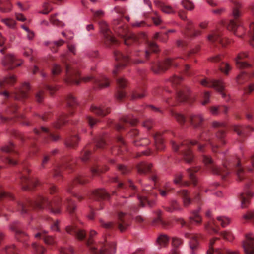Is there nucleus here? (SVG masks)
<instances>
[{
  "label": "nucleus",
  "instance_id": "f257e3e1",
  "mask_svg": "<svg viewBox=\"0 0 254 254\" xmlns=\"http://www.w3.org/2000/svg\"><path fill=\"white\" fill-rule=\"evenodd\" d=\"M212 126L217 129L215 135L216 138L212 137L209 130H205L199 136L198 141H184L180 144L172 141V148L175 151L179 150L181 152L185 162L191 163L194 161V157L191 150V146L196 145L199 152L201 154V159L207 168L213 173L220 175L223 179H225L230 173V169H233L235 170L239 179L242 180L245 176L246 172L241 167L240 161L234 163L228 162L227 159H226V161H223V168H220L215 164L210 156L205 154L206 150V144L210 145L213 152H216L219 147L215 142L216 139L219 140L223 144L226 143L224 140L226 135L225 125L224 123L214 121L212 123Z\"/></svg>",
  "mask_w": 254,
  "mask_h": 254
},
{
  "label": "nucleus",
  "instance_id": "f03ea898",
  "mask_svg": "<svg viewBox=\"0 0 254 254\" xmlns=\"http://www.w3.org/2000/svg\"><path fill=\"white\" fill-rule=\"evenodd\" d=\"M114 24L116 25L114 27L115 31L123 39L126 45L131 44L137 45L142 42H144L148 47V49L145 52L140 51L136 52L135 56L138 57L139 59L131 58L130 60L132 61L133 63L135 64L142 63L144 62V59L148 58L151 52L156 53L158 51V46L155 42L148 41L145 34L141 33L136 35L130 33L127 27L123 25L120 20L115 21Z\"/></svg>",
  "mask_w": 254,
  "mask_h": 254
},
{
  "label": "nucleus",
  "instance_id": "7ed1b4c3",
  "mask_svg": "<svg viewBox=\"0 0 254 254\" xmlns=\"http://www.w3.org/2000/svg\"><path fill=\"white\" fill-rule=\"evenodd\" d=\"M62 204L61 199L56 198L52 202L44 196L39 195L34 200L26 199L24 201H18L16 202V210L21 214H29L32 209L41 210L47 208L54 214L60 213Z\"/></svg>",
  "mask_w": 254,
  "mask_h": 254
},
{
  "label": "nucleus",
  "instance_id": "20e7f679",
  "mask_svg": "<svg viewBox=\"0 0 254 254\" xmlns=\"http://www.w3.org/2000/svg\"><path fill=\"white\" fill-rule=\"evenodd\" d=\"M61 60L65 66L66 77L64 78V81L66 83L78 85L80 81L82 80L85 82L92 81L99 88H103L109 86V79L105 76L101 75L98 78H94L92 76L81 77L78 71L71 67L67 62L65 55L62 56Z\"/></svg>",
  "mask_w": 254,
  "mask_h": 254
},
{
  "label": "nucleus",
  "instance_id": "39448f33",
  "mask_svg": "<svg viewBox=\"0 0 254 254\" xmlns=\"http://www.w3.org/2000/svg\"><path fill=\"white\" fill-rule=\"evenodd\" d=\"M93 14L94 21L97 22L102 34V42L107 47L111 45H117L119 44L118 41L113 36L112 33L109 29L107 24L100 18L104 16V12L102 10L94 11L91 9Z\"/></svg>",
  "mask_w": 254,
  "mask_h": 254
},
{
  "label": "nucleus",
  "instance_id": "423d86ee",
  "mask_svg": "<svg viewBox=\"0 0 254 254\" xmlns=\"http://www.w3.org/2000/svg\"><path fill=\"white\" fill-rule=\"evenodd\" d=\"M68 118V115L67 114L63 113L58 117L57 121L53 124L51 128L41 126L39 128L34 129V133L37 136L56 141L59 139L60 137L55 133L53 129H60L67 121Z\"/></svg>",
  "mask_w": 254,
  "mask_h": 254
},
{
  "label": "nucleus",
  "instance_id": "0eeeda50",
  "mask_svg": "<svg viewBox=\"0 0 254 254\" xmlns=\"http://www.w3.org/2000/svg\"><path fill=\"white\" fill-rule=\"evenodd\" d=\"M97 234L95 231H90L89 238L86 241V245L89 247L92 254H115L116 250V244L114 242L108 241L105 237L103 241L100 242L97 246L93 245V237Z\"/></svg>",
  "mask_w": 254,
  "mask_h": 254
},
{
  "label": "nucleus",
  "instance_id": "6e6552de",
  "mask_svg": "<svg viewBox=\"0 0 254 254\" xmlns=\"http://www.w3.org/2000/svg\"><path fill=\"white\" fill-rule=\"evenodd\" d=\"M137 171L140 174H146L147 173H151V179L154 182L155 185L156 187L157 182L158 181V176L153 173L152 169V164L146 162H141L137 166ZM174 189L170 186L169 183H166L162 185L160 187H158V190L160 194L162 197H166L168 194Z\"/></svg>",
  "mask_w": 254,
  "mask_h": 254
},
{
  "label": "nucleus",
  "instance_id": "1a4fd4ad",
  "mask_svg": "<svg viewBox=\"0 0 254 254\" xmlns=\"http://www.w3.org/2000/svg\"><path fill=\"white\" fill-rule=\"evenodd\" d=\"M233 3L231 18L229 20L227 27L229 30L232 31L235 33L236 29L242 25V12L240 10L241 4L238 0H231Z\"/></svg>",
  "mask_w": 254,
  "mask_h": 254
},
{
  "label": "nucleus",
  "instance_id": "9d476101",
  "mask_svg": "<svg viewBox=\"0 0 254 254\" xmlns=\"http://www.w3.org/2000/svg\"><path fill=\"white\" fill-rule=\"evenodd\" d=\"M3 155L1 156V160L9 165L17 164V158L18 153L16 147L12 142H9L1 148Z\"/></svg>",
  "mask_w": 254,
  "mask_h": 254
},
{
  "label": "nucleus",
  "instance_id": "9b49d317",
  "mask_svg": "<svg viewBox=\"0 0 254 254\" xmlns=\"http://www.w3.org/2000/svg\"><path fill=\"white\" fill-rule=\"evenodd\" d=\"M186 14V12L183 10H179L178 11L179 17L181 19L187 21L186 27L185 29L182 31V33L184 37L188 39H191L200 35L201 34V31L195 30L194 28L192 22L187 18Z\"/></svg>",
  "mask_w": 254,
  "mask_h": 254
},
{
  "label": "nucleus",
  "instance_id": "f8f14e48",
  "mask_svg": "<svg viewBox=\"0 0 254 254\" xmlns=\"http://www.w3.org/2000/svg\"><path fill=\"white\" fill-rule=\"evenodd\" d=\"M143 195L142 196L139 194H137V198L140 205L142 206H148L152 207L155 202L154 198L157 195L156 192H154L153 190L150 189L149 186H146L143 189Z\"/></svg>",
  "mask_w": 254,
  "mask_h": 254
},
{
  "label": "nucleus",
  "instance_id": "ddd939ff",
  "mask_svg": "<svg viewBox=\"0 0 254 254\" xmlns=\"http://www.w3.org/2000/svg\"><path fill=\"white\" fill-rule=\"evenodd\" d=\"M216 220L213 218H211L207 224H205V228L208 231H211L213 233H218L219 231V227L217 224V221L220 223L222 227H225L228 225L230 222V219L224 216H218Z\"/></svg>",
  "mask_w": 254,
  "mask_h": 254
},
{
  "label": "nucleus",
  "instance_id": "4468645a",
  "mask_svg": "<svg viewBox=\"0 0 254 254\" xmlns=\"http://www.w3.org/2000/svg\"><path fill=\"white\" fill-rule=\"evenodd\" d=\"M200 83L202 85L215 88L216 90L220 93L222 97L227 101L230 99L229 97L227 96L226 93L224 92L225 84L221 80H209L206 79L201 80Z\"/></svg>",
  "mask_w": 254,
  "mask_h": 254
},
{
  "label": "nucleus",
  "instance_id": "2eb2a0df",
  "mask_svg": "<svg viewBox=\"0 0 254 254\" xmlns=\"http://www.w3.org/2000/svg\"><path fill=\"white\" fill-rule=\"evenodd\" d=\"M207 40L214 46L220 45L224 47L229 42L228 40L223 36L221 31L219 30L211 31L207 36Z\"/></svg>",
  "mask_w": 254,
  "mask_h": 254
},
{
  "label": "nucleus",
  "instance_id": "dca6fc26",
  "mask_svg": "<svg viewBox=\"0 0 254 254\" xmlns=\"http://www.w3.org/2000/svg\"><path fill=\"white\" fill-rule=\"evenodd\" d=\"M29 172V170L28 168H25L21 176L22 189L24 190H32L36 186L40 185V182L37 179L31 178L26 175Z\"/></svg>",
  "mask_w": 254,
  "mask_h": 254
},
{
  "label": "nucleus",
  "instance_id": "f3484780",
  "mask_svg": "<svg viewBox=\"0 0 254 254\" xmlns=\"http://www.w3.org/2000/svg\"><path fill=\"white\" fill-rule=\"evenodd\" d=\"M76 163L75 160H71L70 159L67 158L61 163L57 164L55 166L53 171V176L56 178L62 177V171L64 169H69L72 170Z\"/></svg>",
  "mask_w": 254,
  "mask_h": 254
},
{
  "label": "nucleus",
  "instance_id": "a211bd4d",
  "mask_svg": "<svg viewBox=\"0 0 254 254\" xmlns=\"http://www.w3.org/2000/svg\"><path fill=\"white\" fill-rule=\"evenodd\" d=\"M2 64L6 69L12 70L20 66L22 62L19 61L14 55L8 53L2 59Z\"/></svg>",
  "mask_w": 254,
  "mask_h": 254
},
{
  "label": "nucleus",
  "instance_id": "6ab92c4d",
  "mask_svg": "<svg viewBox=\"0 0 254 254\" xmlns=\"http://www.w3.org/2000/svg\"><path fill=\"white\" fill-rule=\"evenodd\" d=\"M114 55L117 62L115 69L113 71V74L114 76H116L120 69L125 66L128 64L130 61V59L128 56L124 55L118 51H115L114 52Z\"/></svg>",
  "mask_w": 254,
  "mask_h": 254
},
{
  "label": "nucleus",
  "instance_id": "aec40b11",
  "mask_svg": "<svg viewBox=\"0 0 254 254\" xmlns=\"http://www.w3.org/2000/svg\"><path fill=\"white\" fill-rule=\"evenodd\" d=\"M249 59V56L247 52H241L239 53L234 59L236 67L240 69L252 67V64L247 60Z\"/></svg>",
  "mask_w": 254,
  "mask_h": 254
},
{
  "label": "nucleus",
  "instance_id": "412c9836",
  "mask_svg": "<svg viewBox=\"0 0 254 254\" xmlns=\"http://www.w3.org/2000/svg\"><path fill=\"white\" fill-rule=\"evenodd\" d=\"M118 188L120 191L127 193L125 197H127V196H131L137 192L136 187L130 180H128L126 184L122 182L118 183Z\"/></svg>",
  "mask_w": 254,
  "mask_h": 254
},
{
  "label": "nucleus",
  "instance_id": "4be33fe9",
  "mask_svg": "<svg viewBox=\"0 0 254 254\" xmlns=\"http://www.w3.org/2000/svg\"><path fill=\"white\" fill-rule=\"evenodd\" d=\"M177 98L180 102H192L193 99L190 96L189 88L185 85H181L177 89Z\"/></svg>",
  "mask_w": 254,
  "mask_h": 254
},
{
  "label": "nucleus",
  "instance_id": "5701e85b",
  "mask_svg": "<svg viewBox=\"0 0 254 254\" xmlns=\"http://www.w3.org/2000/svg\"><path fill=\"white\" fill-rule=\"evenodd\" d=\"M176 221L180 223L182 227H186L189 229L191 228V225L193 222L199 224L201 222V218L199 215L198 211L196 210L193 212L192 215L189 218L188 222H186L182 218H177Z\"/></svg>",
  "mask_w": 254,
  "mask_h": 254
},
{
  "label": "nucleus",
  "instance_id": "b1692460",
  "mask_svg": "<svg viewBox=\"0 0 254 254\" xmlns=\"http://www.w3.org/2000/svg\"><path fill=\"white\" fill-rule=\"evenodd\" d=\"M137 123L136 119L132 118L130 116H125L121 119L120 123L115 125V127L118 131H120L126 129L127 127L130 126H135Z\"/></svg>",
  "mask_w": 254,
  "mask_h": 254
},
{
  "label": "nucleus",
  "instance_id": "393cba45",
  "mask_svg": "<svg viewBox=\"0 0 254 254\" xmlns=\"http://www.w3.org/2000/svg\"><path fill=\"white\" fill-rule=\"evenodd\" d=\"M185 237L190 239L189 246L191 250V254H195L199 248V240L201 236L196 234L186 233Z\"/></svg>",
  "mask_w": 254,
  "mask_h": 254
},
{
  "label": "nucleus",
  "instance_id": "a878e982",
  "mask_svg": "<svg viewBox=\"0 0 254 254\" xmlns=\"http://www.w3.org/2000/svg\"><path fill=\"white\" fill-rule=\"evenodd\" d=\"M88 182V180L84 178L83 176L78 175L76 176L72 181L71 182H70L66 190L68 192L70 193H72V194L79 201H81L82 199H83L84 197L77 193H73L71 191L72 188L74 187V186L75 184H84Z\"/></svg>",
  "mask_w": 254,
  "mask_h": 254
},
{
  "label": "nucleus",
  "instance_id": "bb28decb",
  "mask_svg": "<svg viewBox=\"0 0 254 254\" xmlns=\"http://www.w3.org/2000/svg\"><path fill=\"white\" fill-rule=\"evenodd\" d=\"M254 234L250 233L246 235L243 247L246 254H254Z\"/></svg>",
  "mask_w": 254,
  "mask_h": 254
},
{
  "label": "nucleus",
  "instance_id": "cd10ccee",
  "mask_svg": "<svg viewBox=\"0 0 254 254\" xmlns=\"http://www.w3.org/2000/svg\"><path fill=\"white\" fill-rule=\"evenodd\" d=\"M188 120L194 128L202 127L204 121L203 115L200 113H191L188 115Z\"/></svg>",
  "mask_w": 254,
  "mask_h": 254
},
{
  "label": "nucleus",
  "instance_id": "c85d7f7f",
  "mask_svg": "<svg viewBox=\"0 0 254 254\" xmlns=\"http://www.w3.org/2000/svg\"><path fill=\"white\" fill-rule=\"evenodd\" d=\"M116 146L112 149L114 155H123L127 151V145L123 138L118 136L116 138Z\"/></svg>",
  "mask_w": 254,
  "mask_h": 254
},
{
  "label": "nucleus",
  "instance_id": "c756f323",
  "mask_svg": "<svg viewBox=\"0 0 254 254\" xmlns=\"http://www.w3.org/2000/svg\"><path fill=\"white\" fill-rule=\"evenodd\" d=\"M219 240L218 238H214L210 240L209 245V249L207 251V254H238L237 251H231L226 248L223 249H214L213 247L215 242Z\"/></svg>",
  "mask_w": 254,
  "mask_h": 254
},
{
  "label": "nucleus",
  "instance_id": "7c9ffc66",
  "mask_svg": "<svg viewBox=\"0 0 254 254\" xmlns=\"http://www.w3.org/2000/svg\"><path fill=\"white\" fill-rule=\"evenodd\" d=\"M177 66V63L174 60L171 59H166L163 63H158L153 67L152 70L156 73H159L161 72L164 71L169 66Z\"/></svg>",
  "mask_w": 254,
  "mask_h": 254
},
{
  "label": "nucleus",
  "instance_id": "2f4dec72",
  "mask_svg": "<svg viewBox=\"0 0 254 254\" xmlns=\"http://www.w3.org/2000/svg\"><path fill=\"white\" fill-rule=\"evenodd\" d=\"M67 233L75 236L78 239L82 240L86 237L85 232L78 228L76 225L73 224L71 225L67 226L65 228Z\"/></svg>",
  "mask_w": 254,
  "mask_h": 254
},
{
  "label": "nucleus",
  "instance_id": "473e14b6",
  "mask_svg": "<svg viewBox=\"0 0 254 254\" xmlns=\"http://www.w3.org/2000/svg\"><path fill=\"white\" fill-rule=\"evenodd\" d=\"M118 86V90L116 94L117 99L120 101H122L126 97V94L123 89L127 86V82L123 78L120 77L116 80Z\"/></svg>",
  "mask_w": 254,
  "mask_h": 254
},
{
  "label": "nucleus",
  "instance_id": "72a5a7b5",
  "mask_svg": "<svg viewBox=\"0 0 254 254\" xmlns=\"http://www.w3.org/2000/svg\"><path fill=\"white\" fill-rule=\"evenodd\" d=\"M118 227L121 232L125 230L129 225L130 219L129 216L123 212H119L118 214Z\"/></svg>",
  "mask_w": 254,
  "mask_h": 254
},
{
  "label": "nucleus",
  "instance_id": "f704fd0d",
  "mask_svg": "<svg viewBox=\"0 0 254 254\" xmlns=\"http://www.w3.org/2000/svg\"><path fill=\"white\" fill-rule=\"evenodd\" d=\"M30 86L27 83L23 84L21 87L15 92L11 96L16 100H23L28 97Z\"/></svg>",
  "mask_w": 254,
  "mask_h": 254
},
{
  "label": "nucleus",
  "instance_id": "c9c22d12",
  "mask_svg": "<svg viewBox=\"0 0 254 254\" xmlns=\"http://www.w3.org/2000/svg\"><path fill=\"white\" fill-rule=\"evenodd\" d=\"M10 229L15 232L16 238L18 241L24 243L28 239V236L21 230L18 222H16L12 224Z\"/></svg>",
  "mask_w": 254,
  "mask_h": 254
},
{
  "label": "nucleus",
  "instance_id": "e433bc0d",
  "mask_svg": "<svg viewBox=\"0 0 254 254\" xmlns=\"http://www.w3.org/2000/svg\"><path fill=\"white\" fill-rule=\"evenodd\" d=\"M17 105L15 103H12L9 105L8 109L6 111V114L7 115L13 114L14 115L13 117H16L18 119L23 120V121H22V123L23 124L28 126L30 125L31 124V123L29 121L25 120V117L23 115L17 113Z\"/></svg>",
  "mask_w": 254,
  "mask_h": 254
},
{
  "label": "nucleus",
  "instance_id": "4c0bfd02",
  "mask_svg": "<svg viewBox=\"0 0 254 254\" xmlns=\"http://www.w3.org/2000/svg\"><path fill=\"white\" fill-rule=\"evenodd\" d=\"M253 193L246 189L244 192H242L239 196V199L241 203V207L246 208L250 203V199L253 196Z\"/></svg>",
  "mask_w": 254,
  "mask_h": 254
},
{
  "label": "nucleus",
  "instance_id": "58836bf2",
  "mask_svg": "<svg viewBox=\"0 0 254 254\" xmlns=\"http://www.w3.org/2000/svg\"><path fill=\"white\" fill-rule=\"evenodd\" d=\"M91 112L97 116L104 117L110 113V109L97 104H92L90 109Z\"/></svg>",
  "mask_w": 254,
  "mask_h": 254
},
{
  "label": "nucleus",
  "instance_id": "ea45409f",
  "mask_svg": "<svg viewBox=\"0 0 254 254\" xmlns=\"http://www.w3.org/2000/svg\"><path fill=\"white\" fill-rule=\"evenodd\" d=\"M91 197L97 201H100L109 199L110 196L104 190L98 189L92 192Z\"/></svg>",
  "mask_w": 254,
  "mask_h": 254
},
{
  "label": "nucleus",
  "instance_id": "a19ab883",
  "mask_svg": "<svg viewBox=\"0 0 254 254\" xmlns=\"http://www.w3.org/2000/svg\"><path fill=\"white\" fill-rule=\"evenodd\" d=\"M47 232L45 230H42L35 234V237L36 238H41L44 240L45 244L49 245H53L56 242L54 239L49 235H46Z\"/></svg>",
  "mask_w": 254,
  "mask_h": 254
},
{
  "label": "nucleus",
  "instance_id": "79ce46f5",
  "mask_svg": "<svg viewBox=\"0 0 254 254\" xmlns=\"http://www.w3.org/2000/svg\"><path fill=\"white\" fill-rule=\"evenodd\" d=\"M232 129L238 135L243 136H246L249 131L254 130L252 127L249 126L244 127L240 125H234L232 127Z\"/></svg>",
  "mask_w": 254,
  "mask_h": 254
},
{
  "label": "nucleus",
  "instance_id": "37998d69",
  "mask_svg": "<svg viewBox=\"0 0 254 254\" xmlns=\"http://www.w3.org/2000/svg\"><path fill=\"white\" fill-rule=\"evenodd\" d=\"M183 243V240L178 237H173L172 240V246L173 248L170 252L171 254H180V251L178 248Z\"/></svg>",
  "mask_w": 254,
  "mask_h": 254
},
{
  "label": "nucleus",
  "instance_id": "c03bdc74",
  "mask_svg": "<svg viewBox=\"0 0 254 254\" xmlns=\"http://www.w3.org/2000/svg\"><path fill=\"white\" fill-rule=\"evenodd\" d=\"M67 211L71 215H73L76 210V205L75 202L73 201L71 198H67L63 203Z\"/></svg>",
  "mask_w": 254,
  "mask_h": 254
},
{
  "label": "nucleus",
  "instance_id": "a18cd8bd",
  "mask_svg": "<svg viewBox=\"0 0 254 254\" xmlns=\"http://www.w3.org/2000/svg\"><path fill=\"white\" fill-rule=\"evenodd\" d=\"M177 194L182 197L183 202L185 207H188L191 202V200L189 196V193L186 190H179L177 192Z\"/></svg>",
  "mask_w": 254,
  "mask_h": 254
},
{
  "label": "nucleus",
  "instance_id": "49530a36",
  "mask_svg": "<svg viewBox=\"0 0 254 254\" xmlns=\"http://www.w3.org/2000/svg\"><path fill=\"white\" fill-rule=\"evenodd\" d=\"M154 140L155 147L157 150H162L164 147L163 139L160 134L156 133L152 134Z\"/></svg>",
  "mask_w": 254,
  "mask_h": 254
},
{
  "label": "nucleus",
  "instance_id": "de8ad7c7",
  "mask_svg": "<svg viewBox=\"0 0 254 254\" xmlns=\"http://www.w3.org/2000/svg\"><path fill=\"white\" fill-rule=\"evenodd\" d=\"M169 238L165 234H160L156 240V245L160 249L166 247L169 243Z\"/></svg>",
  "mask_w": 254,
  "mask_h": 254
},
{
  "label": "nucleus",
  "instance_id": "09e8293b",
  "mask_svg": "<svg viewBox=\"0 0 254 254\" xmlns=\"http://www.w3.org/2000/svg\"><path fill=\"white\" fill-rule=\"evenodd\" d=\"M16 81V77L14 75L6 77L3 80H0V88H4L7 85H12L15 83Z\"/></svg>",
  "mask_w": 254,
  "mask_h": 254
},
{
  "label": "nucleus",
  "instance_id": "8fccbe9b",
  "mask_svg": "<svg viewBox=\"0 0 254 254\" xmlns=\"http://www.w3.org/2000/svg\"><path fill=\"white\" fill-rule=\"evenodd\" d=\"M146 96L145 89L144 87H139L133 91L131 96L132 99H141Z\"/></svg>",
  "mask_w": 254,
  "mask_h": 254
},
{
  "label": "nucleus",
  "instance_id": "3c124183",
  "mask_svg": "<svg viewBox=\"0 0 254 254\" xmlns=\"http://www.w3.org/2000/svg\"><path fill=\"white\" fill-rule=\"evenodd\" d=\"M165 210L169 212H172L174 211H181L182 208L180 204L175 200H171L169 203V205L165 207Z\"/></svg>",
  "mask_w": 254,
  "mask_h": 254
},
{
  "label": "nucleus",
  "instance_id": "603ef678",
  "mask_svg": "<svg viewBox=\"0 0 254 254\" xmlns=\"http://www.w3.org/2000/svg\"><path fill=\"white\" fill-rule=\"evenodd\" d=\"M199 167H195L189 168L187 170V173L190 179L191 183L194 185H196L197 184V180L196 179V176L195 173L197 172L199 170Z\"/></svg>",
  "mask_w": 254,
  "mask_h": 254
},
{
  "label": "nucleus",
  "instance_id": "864d4df0",
  "mask_svg": "<svg viewBox=\"0 0 254 254\" xmlns=\"http://www.w3.org/2000/svg\"><path fill=\"white\" fill-rule=\"evenodd\" d=\"M79 140L78 137L76 135H71L65 141V145L70 148H74L77 146Z\"/></svg>",
  "mask_w": 254,
  "mask_h": 254
},
{
  "label": "nucleus",
  "instance_id": "5fc2aeb1",
  "mask_svg": "<svg viewBox=\"0 0 254 254\" xmlns=\"http://www.w3.org/2000/svg\"><path fill=\"white\" fill-rule=\"evenodd\" d=\"M183 175L181 173H178L174 175L173 179L174 183L179 186H187L189 185V183L187 181H184L182 180Z\"/></svg>",
  "mask_w": 254,
  "mask_h": 254
},
{
  "label": "nucleus",
  "instance_id": "6e6d98bb",
  "mask_svg": "<svg viewBox=\"0 0 254 254\" xmlns=\"http://www.w3.org/2000/svg\"><path fill=\"white\" fill-rule=\"evenodd\" d=\"M65 41L63 40L60 39L58 41L47 42L46 44L48 45L53 52H57L58 48L63 45Z\"/></svg>",
  "mask_w": 254,
  "mask_h": 254
},
{
  "label": "nucleus",
  "instance_id": "4d7b16f0",
  "mask_svg": "<svg viewBox=\"0 0 254 254\" xmlns=\"http://www.w3.org/2000/svg\"><path fill=\"white\" fill-rule=\"evenodd\" d=\"M66 102L68 107L70 108L69 113L72 114L73 113L71 110L77 105V101L73 95L69 94L67 97Z\"/></svg>",
  "mask_w": 254,
  "mask_h": 254
},
{
  "label": "nucleus",
  "instance_id": "13d9d810",
  "mask_svg": "<svg viewBox=\"0 0 254 254\" xmlns=\"http://www.w3.org/2000/svg\"><path fill=\"white\" fill-rule=\"evenodd\" d=\"M94 147L102 149L106 145L105 138L103 136H99L94 140Z\"/></svg>",
  "mask_w": 254,
  "mask_h": 254
},
{
  "label": "nucleus",
  "instance_id": "bf43d9fd",
  "mask_svg": "<svg viewBox=\"0 0 254 254\" xmlns=\"http://www.w3.org/2000/svg\"><path fill=\"white\" fill-rule=\"evenodd\" d=\"M171 115L181 124H184L186 122V117L181 114L176 112L173 110L170 111Z\"/></svg>",
  "mask_w": 254,
  "mask_h": 254
},
{
  "label": "nucleus",
  "instance_id": "052dcab7",
  "mask_svg": "<svg viewBox=\"0 0 254 254\" xmlns=\"http://www.w3.org/2000/svg\"><path fill=\"white\" fill-rule=\"evenodd\" d=\"M108 169V167L105 166L103 168H101L98 166L92 167L91 168V171L93 175H99L101 173H102Z\"/></svg>",
  "mask_w": 254,
  "mask_h": 254
},
{
  "label": "nucleus",
  "instance_id": "680f3d73",
  "mask_svg": "<svg viewBox=\"0 0 254 254\" xmlns=\"http://www.w3.org/2000/svg\"><path fill=\"white\" fill-rule=\"evenodd\" d=\"M32 246L34 251V254H43L46 251L42 246L36 243H33Z\"/></svg>",
  "mask_w": 254,
  "mask_h": 254
},
{
  "label": "nucleus",
  "instance_id": "e2e57ef3",
  "mask_svg": "<svg viewBox=\"0 0 254 254\" xmlns=\"http://www.w3.org/2000/svg\"><path fill=\"white\" fill-rule=\"evenodd\" d=\"M90 154V150L86 147L83 151H81L80 158L82 162H85L89 159Z\"/></svg>",
  "mask_w": 254,
  "mask_h": 254
},
{
  "label": "nucleus",
  "instance_id": "0e129e2a",
  "mask_svg": "<svg viewBox=\"0 0 254 254\" xmlns=\"http://www.w3.org/2000/svg\"><path fill=\"white\" fill-rule=\"evenodd\" d=\"M12 5L10 3H1L0 5V12L2 13H8L11 11L12 9Z\"/></svg>",
  "mask_w": 254,
  "mask_h": 254
},
{
  "label": "nucleus",
  "instance_id": "69168bd1",
  "mask_svg": "<svg viewBox=\"0 0 254 254\" xmlns=\"http://www.w3.org/2000/svg\"><path fill=\"white\" fill-rule=\"evenodd\" d=\"M4 199H9L13 200L14 199L13 196L8 192L4 191L2 189L0 188V200Z\"/></svg>",
  "mask_w": 254,
  "mask_h": 254
},
{
  "label": "nucleus",
  "instance_id": "338daca9",
  "mask_svg": "<svg viewBox=\"0 0 254 254\" xmlns=\"http://www.w3.org/2000/svg\"><path fill=\"white\" fill-rule=\"evenodd\" d=\"M5 251L7 254H19V250L13 245L6 246Z\"/></svg>",
  "mask_w": 254,
  "mask_h": 254
},
{
  "label": "nucleus",
  "instance_id": "774afa93",
  "mask_svg": "<svg viewBox=\"0 0 254 254\" xmlns=\"http://www.w3.org/2000/svg\"><path fill=\"white\" fill-rule=\"evenodd\" d=\"M219 68L222 72L227 74L229 71L231 70V67L228 63L222 62L219 65Z\"/></svg>",
  "mask_w": 254,
  "mask_h": 254
}]
</instances>
